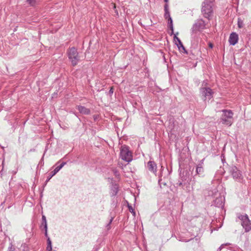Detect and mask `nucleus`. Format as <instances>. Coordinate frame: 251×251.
I'll list each match as a JSON object with an SVG mask.
<instances>
[{
    "label": "nucleus",
    "instance_id": "obj_1",
    "mask_svg": "<svg viewBox=\"0 0 251 251\" xmlns=\"http://www.w3.org/2000/svg\"><path fill=\"white\" fill-rule=\"evenodd\" d=\"M120 157L127 162H130L132 161V153L129 150L128 147L126 145L121 147Z\"/></svg>",
    "mask_w": 251,
    "mask_h": 251
},
{
    "label": "nucleus",
    "instance_id": "obj_2",
    "mask_svg": "<svg viewBox=\"0 0 251 251\" xmlns=\"http://www.w3.org/2000/svg\"><path fill=\"white\" fill-rule=\"evenodd\" d=\"M223 114L222 115L221 119L223 124L228 126L231 125L233 121V113L230 110H222Z\"/></svg>",
    "mask_w": 251,
    "mask_h": 251
},
{
    "label": "nucleus",
    "instance_id": "obj_3",
    "mask_svg": "<svg viewBox=\"0 0 251 251\" xmlns=\"http://www.w3.org/2000/svg\"><path fill=\"white\" fill-rule=\"evenodd\" d=\"M68 55L72 65L73 66H75L79 60V57L76 49L74 47L70 48L68 51Z\"/></svg>",
    "mask_w": 251,
    "mask_h": 251
},
{
    "label": "nucleus",
    "instance_id": "obj_4",
    "mask_svg": "<svg viewBox=\"0 0 251 251\" xmlns=\"http://www.w3.org/2000/svg\"><path fill=\"white\" fill-rule=\"evenodd\" d=\"M212 11V4L211 2H203L201 8V12L203 16L205 18L209 19Z\"/></svg>",
    "mask_w": 251,
    "mask_h": 251
},
{
    "label": "nucleus",
    "instance_id": "obj_5",
    "mask_svg": "<svg viewBox=\"0 0 251 251\" xmlns=\"http://www.w3.org/2000/svg\"><path fill=\"white\" fill-rule=\"evenodd\" d=\"M238 218L241 221V225L244 228L245 232H249L251 230V223L247 215H240Z\"/></svg>",
    "mask_w": 251,
    "mask_h": 251
},
{
    "label": "nucleus",
    "instance_id": "obj_6",
    "mask_svg": "<svg viewBox=\"0 0 251 251\" xmlns=\"http://www.w3.org/2000/svg\"><path fill=\"white\" fill-rule=\"evenodd\" d=\"M213 92L212 90L208 87H202L200 89L201 96L203 100H209L213 97Z\"/></svg>",
    "mask_w": 251,
    "mask_h": 251
},
{
    "label": "nucleus",
    "instance_id": "obj_7",
    "mask_svg": "<svg viewBox=\"0 0 251 251\" xmlns=\"http://www.w3.org/2000/svg\"><path fill=\"white\" fill-rule=\"evenodd\" d=\"M205 26L204 22L202 19L198 20L194 24L192 28V33H196L198 31L203 30Z\"/></svg>",
    "mask_w": 251,
    "mask_h": 251
},
{
    "label": "nucleus",
    "instance_id": "obj_8",
    "mask_svg": "<svg viewBox=\"0 0 251 251\" xmlns=\"http://www.w3.org/2000/svg\"><path fill=\"white\" fill-rule=\"evenodd\" d=\"M232 176L234 179L238 181H241L243 179V176L240 170L234 167L232 168Z\"/></svg>",
    "mask_w": 251,
    "mask_h": 251
},
{
    "label": "nucleus",
    "instance_id": "obj_9",
    "mask_svg": "<svg viewBox=\"0 0 251 251\" xmlns=\"http://www.w3.org/2000/svg\"><path fill=\"white\" fill-rule=\"evenodd\" d=\"M228 41L230 45H235L238 41V34L235 32L231 33L230 35Z\"/></svg>",
    "mask_w": 251,
    "mask_h": 251
},
{
    "label": "nucleus",
    "instance_id": "obj_10",
    "mask_svg": "<svg viewBox=\"0 0 251 251\" xmlns=\"http://www.w3.org/2000/svg\"><path fill=\"white\" fill-rule=\"evenodd\" d=\"M148 167L151 172H155L156 171V165L153 161H150L148 163Z\"/></svg>",
    "mask_w": 251,
    "mask_h": 251
},
{
    "label": "nucleus",
    "instance_id": "obj_11",
    "mask_svg": "<svg viewBox=\"0 0 251 251\" xmlns=\"http://www.w3.org/2000/svg\"><path fill=\"white\" fill-rule=\"evenodd\" d=\"M77 109L80 113L83 114H89L90 112V111L89 109H87L82 106H78Z\"/></svg>",
    "mask_w": 251,
    "mask_h": 251
},
{
    "label": "nucleus",
    "instance_id": "obj_12",
    "mask_svg": "<svg viewBox=\"0 0 251 251\" xmlns=\"http://www.w3.org/2000/svg\"><path fill=\"white\" fill-rule=\"evenodd\" d=\"M65 164L66 162H63L60 166L56 167L54 170L50 173V177H52L54 176Z\"/></svg>",
    "mask_w": 251,
    "mask_h": 251
},
{
    "label": "nucleus",
    "instance_id": "obj_13",
    "mask_svg": "<svg viewBox=\"0 0 251 251\" xmlns=\"http://www.w3.org/2000/svg\"><path fill=\"white\" fill-rule=\"evenodd\" d=\"M204 170L201 165H199L196 168V173L197 174H201L203 173Z\"/></svg>",
    "mask_w": 251,
    "mask_h": 251
},
{
    "label": "nucleus",
    "instance_id": "obj_14",
    "mask_svg": "<svg viewBox=\"0 0 251 251\" xmlns=\"http://www.w3.org/2000/svg\"><path fill=\"white\" fill-rule=\"evenodd\" d=\"M174 40L176 42H177V43H176V45H177V47L180 46V45H182V43L181 42L180 40L176 36V35L174 36Z\"/></svg>",
    "mask_w": 251,
    "mask_h": 251
},
{
    "label": "nucleus",
    "instance_id": "obj_15",
    "mask_svg": "<svg viewBox=\"0 0 251 251\" xmlns=\"http://www.w3.org/2000/svg\"><path fill=\"white\" fill-rule=\"evenodd\" d=\"M42 220H43V224L45 225V228L46 229V232L47 233V225L46 217L44 215H43L42 216Z\"/></svg>",
    "mask_w": 251,
    "mask_h": 251
},
{
    "label": "nucleus",
    "instance_id": "obj_16",
    "mask_svg": "<svg viewBox=\"0 0 251 251\" xmlns=\"http://www.w3.org/2000/svg\"><path fill=\"white\" fill-rule=\"evenodd\" d=\"M244 25L243 22L240 19H238V26L239 28H241L243 27Z\"/></svg>",
    "mask_w": 251,
    "mask_h": 251
},
{
    "label": "nucleus",
    "instance_id": "obj_17",
    "mask_svg": "<svg viewBox=\"0 0 251 251\" xmlns=\"http://www.w3.org/2000/svg\"><path fill=\"white\" fill-rule=\"evenodd\" d=\"M168 24L170 27V28L172 29V30L173 31V21L172 19L171 18L168 19Z\"/></svg>",
    "mask_w": 251,
    "mask_h": 251
},
{
    "label": "nucleus",
    "instance_id": "obj_18",
    "mask_svg": "<svg viewBox=\"0 0 251 251\" xmlns=\"http://www.w3.org/2000/svg\"><path fill=\"white\" fill-rule=\"evenodd\" d=\"M178 48L180 51H181V52L185 51V48L183 46V44H182V45H180V46L178 47Z\"/></svg>",
    "mask_w": 251,
    "mask_h": 251
},
{
    "label": "nucleus",
    "instance_id": "obj_19",
    "mask_svg": "<svg viewBox=\"0 0 251 251\" xmlns=\"http://www.w3.org/2000/svg\"><path fill=\"white\" fill-rule=\"evenodd\" d=\"M164 17H165V19H168L170 18H171L169 11H165V13L164 14Z\"/></svg>",
    "mask_w": 251,
    "mask_h": 251
},
{
    "label": "nucleus",
    "instance_id": "obj_20",
    "mask_svg": "<svg viewBox=\"0 0 251 251\" xmlns=\"http://www.w3.org/2000/svg\"><path fill=\"white\" fill-rule=\"evenodd\" d=\"M36 0H27L29 4L32 6L34 5L36 3Z\"/></svg>",
    "mask_w": 251,
    "mask_h": 251
},
{
    "label": "nucleus",
    "instance_id": "obj_21",
    "mask_svg": "<svg viewBox=\"0 0 251 251\" xmlns=\"http://www.w3.org/2000/svg\"><path fill=\"white\" fill-rule=\"evenodd\" d=\"M227 244H222L218 249L219 251H221L225 246L227 245Z\"/></svg>",
    "mask_w": 251,
    "mask_h": 251
},
{
    "label": "nucleus",
    "instance_id": "obj_22",
    "mask_svg": "<svg viewBox=\"0 0 251 251\" xmlns=\"http://www.w3.org/2000/svg\"><path fill=\"white\" fill-rule=\"evenodd\" d=\"M47 250H48L49 251H51L52 248H51V245H50V246L49 245H48L47 247Z\"/></svg>",
    "mask_w": 251,
    "mask_h": 251
},
{
    "label": "nucleus",
    "instance_id": "obj_23",
    "mask_svg": "<svg viewBox=\"0 0 251 251\" xmlns=\"http://www.w3.org/2000/svg\"><path fill=\"white\" fill-rule=\"evenodd\" d=\"M14 248L11 246L9 248H8V251H14Z\"/></svg>",
    "mask_w": 251,
    "mask_h": 251
},
{
    "label": "nucleus",
    "instance_id": "obj_24",
    "mask_svg": "<svg viewBox=\"0 0 251 251\" xmlns=\"http://www.w3.org/2000/svg\"><path fill=\"white\" fill-rule=\"evenodd\" d=\"M169 11L168 8V5L167 4L165 5V11Z\"/></svg>",
    "mask_w": 251,
    "mask_h": 251
},
{
    "label": "nucleus",
    "instance_id": "obj_25",
    "mask_svg": "<svg viewBox=\"0 0 251 251\" xmlns=\"http://www.w3.org/2000/svg\"><path fill=\"white\" fill-rule=\"evenodd\" d=\"M129 209L130 212L133 213L134 214H135V213L133 212V209L131 207H129Z\"/></svg>",
    "mask_w": 251,
    "mask_h": 251
},
{
    "label": "nucleus",
    "instance_id": "obj_26",
    "mask_svg": "<svg viewBox=\"0 0 251 251\" xmlns=\"http://www.w3.org/2000/svg\"><path fill=\"white\" fill-rule=\"evenodd\" d=\"M209 46L210 48H212L213 47V45L211 43H209Z\"/></svg>",
    "mask_w": 251,
    "mask_h": 251
},
{
    "label": "nucleus",
    "instance_id": "obj_27",
    "mask_svg": "<svg viewBox=\"0 0 251 251\" xmlns=\"http://www.w3.org/2000/svg\"><path fill=\"white\" fill-rule=\"evenodd\" d=\"M51 245V241L49 239L48 240V245Z\"/></svg>",
    "mask_w": 251,
    "mask_h": 251
},
{
    "label": "nucleus",
    "instance_id": "obj_28",
    "mask_svg": "<svg viewBox=\"0 0 251 251\" xmlns=\"http://www.w3.org/2000/svg\"><path fill=\"white\" fill-rule=\"evenodd\" d=\"M166 2H167L168 0H164Z\"/></svg>",
    "mask_w": 251,
    "mask_h": 251
}]
</instances>
